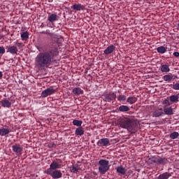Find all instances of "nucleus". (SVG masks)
<instances>
[{"label":"nucleus","instance_id":"nucleus-13","mask_svg":"<svg viewBox=\"0 0 179 179\" xmlns=\"http://www.w3.org/2000/svg\"><path fill=\"white\" fill-rule=\"evenodd\" d=\"M110 143V140L108 138H101L98 142V146H107Z\"/></svg>","mask_w":179,"mask_h":179},{"label":"nucleus","instance_id":"nucleus-31","mask_svg":"<svg viewBox=\"0 0 179 179\" xmlns=\"http://www.w3.org/2000/svg\"><path fill=\"white\" fill-rule=\"evenodd\" d=\"M21 38L22 40H27L29 38V32L28 31H24L21 33Z\"/></svg>","mask_w":179,"mask_h":179},{"label":"nucleus","instance_id":"nucleus-32","mask_svg":"<svg viewBox=\"0 0 179 179\" xmlns=\"http://www.w3.org/2000/svg\"><path fill=\"white\" fill-rule=\"evenodd\" d=\"M82 124H83L82 120H74L73 121V124L76 125V127H82Z\"/></svg>","mask_w":179,"mask_h":179},{"label":"nucleus","instance_id":"nucleus-14","mask_svg":"<svg viewBox=\"0 0 179 179\" xmlns=\"http://www.w3.org/2000/svg\"><path fill=\"white\" fill-rule=\"evenodd\" d=\"M115 170L118 174H121L122 176H125L127 173V169L122 166H120L115 168Z\"/></svg>","mask_w":179,"mask_h":179},{"label":"nucleus","instance_id":"nucleus-29","mask_svg":"<svg viewBox=\"0 0 179 179\" xmlns=\"http://www.w3.org/2000/svg\"><path fill=\"white\" fill-rule=\"evenodd\" d=\"M161 71L162 72H166V73L170 72V67L167 64H163L161 66Z\"/></svg>","mask_w":179,"mask_h":179},{"label":"nucleus","instance_id":"nucleus-1","mask_svg":"<svg viewBox=\"0 0 179 179\" xmlns=\"http://www.w3.org/2000/svg\"><path fill=\"white\" fill-rule=\"evenodd\" d=\"M45 34H48L50 37V48L43 51V47L38 46L37 50L39 53L35 58V65L39 69L48 68L54 60L55 57L58 55L57 47H59L61 43L64 41V38L60 35H57L54 33L46 31Z\"/></svg>","mask_w":179,"mask_h":179},{"label":"nucleus","instance_id":"nucleus-4","mask_svg":"<svg viewBox=\"0 0 179 179\" xmlns=\"http://www.w3.org/2000/svg\"><path fill=\"white\" fill-rule=\"evenodd\" d=\"M45 173L51 176L53 179L62 178V172H61V171L59 170L51 171V169H47L46 171H45Z\"/></svg>","mask_w":179,"mask_h":179},{"label":"nucleus","instance_id":"nucleus-23","mask_svg":"<svg viewBox=\"0 0 179 179\" xmlns=\"http://www.w3.org/2000/svg\"><path fill=\"white\" fill-rule=\"evenodd\" d=\"M73 94L79 96V94H83V90L80 87H76L73 90Z\"/></svg>","mask_w":179,"mask_h":179},{"label":"nucleus","instance_id":"nucleus-19","mask_svg":"<svg viewBox=\"0 0 179 179\" xmlns=\"http://www.w3.org/2000/svg\"><path fill=\"white\" fill-rule=\"evenodd\" d=\"M75 134L77 136H82L83 135H85V130H83V127H80L76 129Z\"/></svg>","mask_w":179,"mask_h":179},{"label":"nucleus","instance_id":"nucleus-30","mask_svg":"<svg viewBox=\"0 0 179 179\" xmlns=\"http://www.w3.org/2000/svg\"><path fill=\"white\" fill-rule=\"evenodd\" d=\"M117 101H120V103H124L127 100V96L125 95H119L117 97Z\"/></svg>","mask_w":179,"mask_h":179},{"label":"nucleus","instance_id":"nucleus-7","mask_svg":"<svg viewBox=\"0 0 179 179\" xmlns=\"http://www.w3.org/2000/svg\"><path fill=\"white\" fill-rule=\"evenodd\" d=\"M10 128H9V127H3L0 128V136H6V135L10 134Z\"/></svg>","mask_w":179,"mask_h":179},{"label":"nucleus","instance_id":"nucleus-15","mask_svg":"<svg viewBox=\"0 0 179 179\" xmlns=\"http://www.w3.org/2000/svg\"><path fill=\"white\" fill-rule=\"evenodd\" d=\"M114 50H115V46L111 45L108 48H106V49L103 51V52L104 54H106V55H110V54H113V52H114Z\"/></svg>","mask_w":179,"mask_h":179},{"label":"nucleus","instance_id":"nucleus-35","mask_svg":"<svg viewBox=\"0 0 179 179\" xmlns=\"http://www.w3.org/2000/svg\"><path fill=\"white\" fill-rule=\"evenodd\" d=\"M172 89L174 90H179V83H176L173 85Z\"/></svg>","mask_w":179,"mask_h":179},{"label":"nucleus","instance_id":"nucleus-8","mask_svg":"<svg viewBox=\"0 0 179 179\" xmlns=\"http://www.w3.org/2000/svg\"><path fill=\"white\" fill-rule=\"evenodd\" d=\"M54 93H55V90L53 88H48L42 92L41 96L43 97H48V96H51V94H54Z\"/></svg>","mask_w":179,"mask_h":179},{"label":"nucleus","instance_id":"nucleus-3","mask_svg":"<svg viewBox=\"0 0 179 179\" xmlns=\"http://www.w3.org/2000/svg\"><path fill=\"white\" fill-rule=\"evenodd\" d=\"M110 162L107 159H101L99 161V171L101 174H105L110 170Z\"/></svg>","mask_w":179,"mask_h":179},{"label":"nucleus","instance_id":"nucleus-28","mask_svg":"<svg viewBox=\"0 0 179 179\" xmlns=\"http://www.w3.org/2000/svg\"><path fill=\"white\" fill-rule=\"evenodd\" d=\"M119 111H121V113L129 111V107H128L127 106L122 105L119 107Z\"/></svg>","mask_w":179,"mask_h":179},{"label":"nucleus","instance_id":"nucleus-5","mask_svg":"<svg viewBox=\"0 0 179 179\" xmlns=\"http://www.w3.org/2000/svg\"><path fill=\"white\" fill-rule=\"evenodd\" d=\"M115 99H117V94H115V92H110L109 94L104 95L103 100L108 103H111V101L115 100Z\"/></svg>","mask_w":179,"mask_h":179},{"label":"nucleus","instance_id":"nucleus-21","mask_svg":"<svg viewBox=\"0 0 179 179\" xmlns=\"http://www.w3.org/2000/svg\"><path fill=\"white\" fill-rule=\"evenodd\" d=\"M71 8L74 10H83V9H85V6L80 3L74 4Z\"/></svg>","mask_w":179,"mask_h":179},{"label":"nucleus","instance_id":"nucleus-17","mask_svg":"<svg viewBox=\"0 0 179 179\" xmlns=\"http://www.w3.org/2000/svg\"><path fill=\"white\" fill-rule=\"evenodd\" d=\"M164 114L162 108L156 109L152 113V117H159Z\"/></svg>","mask_w":179,"mask_h":179},{"label":"nucleus","instance_id":"nucleus-25","mask_svg":"<svg viewBox=\"0 0 179 179\" xmlns=\"http://www.w3.org/2000/svg\"><path fill=\"white\" fill-rule=\"evenodd\" d=\"M171 176V175L169 173L165 172V173L159 175L158 176V179H169Z\"/></svg>","mask_w":179,"mask_h":179},{"label":"nucleus","instance_id":"nucleus-11","mask_svg":"<svg viewBox=\"0 0 179 179\" xmlns=\"http://www.w3.org/2000/svg\"><path fill=\"white\" fill-rule=\"evenodd\" d=\"M0 104L1 106H3L4 108H10L12 106V103L8 100V99L4 98L0 101Z\"/></svg>","mask_w":179,"mask_h":179},{"label":"nucleus","instance_id":"nucleus-34","mask_svg":"<svg viewBox=\"0 0 179 179\" xmlns=\"http://www.w3.org/2000/svg\"><path fill=\"white\" fill-rule=\"evenodd\" d=\"M6 50L3 46H0V55H3L5 54Z\"/></svg>","mask_w":179,"mask_h":179},{"label":"nucleus","instance_id":"nucleus-10","mask_svg":"<svg viewBox=\"0 0 179 179\" xmlns=\"http://www.w3.org/2000/svg\"><path fill=\"white\" fill-rule=\"evenodd\" d=\"M6 50H7L6 52H9L12 54V55H15V54H17V48L15 45H8L6 47Z\"/></svg>","mask_w":179,"mask_h":179},{"label":"nucleus","instance_id":"nucleus-26","mask_svg":"<svg viewBox=\"0 0 179 179\" xmlns=\"http://www.w3.org/2000/svg\"><path fill=\"white\" fill-rule=\"evenodd\" d=\"M157 51L159 54H164L167 51V48L159 46L157 48Z\"/></svg>","mask_w":179,"mask_h":179},{"label":"nucleus","instance_id":"nucleus-22","mask_svg":"<svg viewBox=\"0 0 179 179\" xmlns=\"http://www.w3.org/2000/svg\"><path fill=\"white\" fill-rule=\"evenodd\" d=\"M164 112L166 115H173L174 114L173 109L171 107L165 108Z\"/></svg>","mask_w":179,"mask_h":179},{"label":"nucleus","instance_id":"nucleus-6","mask_svg":"<svg viewBox=\"0 0 179 179\" xmlns=\"http://www.w3.org/2000/svg\"><path fill=\"white\" fill-rule=\"evenodd\" d=\"M13 151L17 156H20L22 155V152L23 151V147L20 144H15L12 146Z\"/></svg>","mask_w":179,"mask_h":179},{"label":"nucleus","instance_id":"nucleus-12","mask_svg":"<svg viewBox=\"0 0 179 179\" xmlns=\"http://www.w3.org/2000/svg\"><path fill=\"white\" fill-rule=\"evenodd\" d=\"M169 100L171 104L177 103L179 101V93L177 94L171 95L169 97Z\"/></svg>","mask_w":179,"mask_h":179},{"label":"nucleus","instance_id":"nucleus-24","mask_svg":"<svg viewBox=\"0 0 179 179\" xmlns=\"http://www.w3.org/2000/svg\"><path fill=\"white\" fill-rule=\"evenodd\" d=\"M79 170H80V166H79V165H73L71 168H70V171L71 173H78V171H79Z\"/></svg>","mask_w":179,"mask_h":179},{"label":"nucleus","instance_id":"nucleus-33","mask_svg":"<svg viewBox=\"0 0 179 179\" xmlns=\"http://www.w3.org/2000/svg\"><path fill=\"white\" fill-rule=\"evenodd\" d=\"M171 139H177L179 136V133L177 131H174L170 134Z\"/></svg>","mask_w":179,"mask_h":179},{"label":"nucleus","instance_id":"nucleus-27","mask_svg":"<svg viewBox=\"0 0 179 179\" xmlns=\"http://www.w3.org/2000/svg\"><path fill=\"white\" fill-rule=\"evenodd\" d=\"M154 163H156V164H164L166 163V159L164 158H158L154 160Z\"/></svg>","mask_w":179,"mask_h":179},{"label":"nucleus","instance_id":"nucleus-18","mask_svg":"<svg viewBox=\"0 0 179 179\" xmlns=\"http://www.w3.org/2000/svg\"><path fill=\"white\" fill-rule=\"evenodd\" d=\"M48 20L50 21L51 23L57 22V20H58V15L55 13L50 14L48 17Z\"/></svg>","mask_w":179,"mask_h":179},{"label":"nucleus","instance_id":"nucleus-38","mask_svg":"<svg viewBox=\"0 0 179 179\" xmlns=\"http://www.w3.org/2000/svg\"><path fill=\"white\" fill-rule=\"evenodd\" d=\"M2 76H3V73L2 71H0V79H2Z\"/></svg>","mask_w":179,"mask_h":179},{"label":"nucleus","instance_id":"nucleus-37","mask_svg":"<svg viewBox=\"0 0 179 179\" xmlns=\"http://www.w3.org/2000/svg\"><path fill=\"white\" fill-rule=\"evenodd\" d=\"M174 57H179V52H173Z\"/></svg>","mask_w":179,"mask_h":179},{"label":"nucleus","instance_id":"nucleus-16","mask_svg":"<svg viewBox=\"0 0 179 179\" xmlns=\"http://www.w3.org/2000/svg\"><path fill=\"white\" fill-rule=\"evenodd\" d=\"M176 78H177V76L173 74L165 75L162 77V78L164 79V80H165V82H171V80L176 79Z\"/></svg>","mask_w":179,"mask_h":179},{"label":"nucleus","instance_id":"nucleus-2","mask_svg":"<svg viewBox=\"0 0 179 179\" xmlns=\"http://www.w3.org/2000/svg\"><path fill=\"white\" fill-rule=\"evenodd\" d=\"M119 127L124 129H127L129 132L135 131V124L132 120L128 117H123L119 121Z\"/></svg>","mask_w":179,"mask_h":179},{"label":"nucleus","instance_id":"nucleus-39","mask_svg":"<svg viewBox=\"0 0 179 179\" xmlns=\"http://www.w3.org/2000/svg\"><path fill=\"white\" fill-rule=\"evenodd\" d=\"M21 43H17V47H20Z\"/></svg>","mask_w":179,"mask_h":179},{"label":"nucleus","instance_id":"nucleus-20","mask_svg":"<svg viewBox=\"0 0 179 179\" xmlns=\"http://www.w3.org/2000/svg\"><path fill=\"white\" fill-rule=\"evenodd\" d=\"M136 101H138V98L134 96H130L127 99V102L129 103V104H135Z\"/></svg>","mask_w":179,"mask_h":179},{"label":"nucleus","instance_id":"nucleus-9","mask_svg":"<svg viewBox=\"0 0 179 179\" xmlns=\"http://www.w3.org/2000/svg\"><path fill=\"white\" fill-rule=\"evenodd\" d=\"M58 169H62V165L55 161H53L50 164V168H48V170L54 171V170H58Z\"/></svg>","mask_w":179,"mask_h":179},{"label":"nucleus","instance_id":"nucleus-36","mask_svg":"<svg viewBox=\"0 0 179 179\" xmlns=\"http://www.w3.org/2000/svg\"><path fill=\"white\" fill-rule=\"evenodd\" d=\"M164 104H166V106H171V103H170V101H169V100L165 99L164 101Z\"/></svg>","mask_w":179,"mask_h":179}]
</instances>
